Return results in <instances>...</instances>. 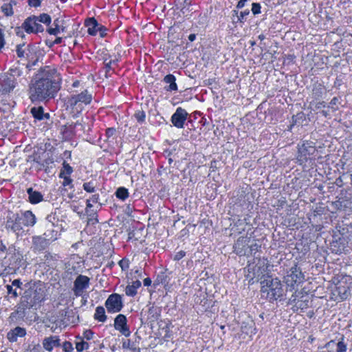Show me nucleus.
Returning a JSON list of instances; mask_svg holds the SVG:
<instances>
[{
	"label": "nucleus",
	"mask_w": 352,
	"mask_h": 352,
	"mask_svg": "<svg viewBox=\"0 0 352 352\" xmlns=\"http://www.w3.org/2000/svg\"><path fill=\"white\" fill-rule=\"evenodd\" d=\"M97 30H98V33L100 34V36L101 38H104L107 36V29L104 25H100L98 28L97 29Z\"/></svg>",
	"instance_id": "49530a36"
},
{
	"label": "nucleus",
	"mask_w": 352,
	"mask_h": 352,
	"mask_svg": "<svg viewBox=\"0 0 352 352\" xmlns=\"http://www.w3.org/2000/svg\"><path fill=\"white\" fill-rule=\"evenodd\" d=\"M117 62H118V59L109 60V61H107V59L104 60V68L106 69V74H105L106 78H108L109 73L111 71L114 70V69L113 68V65H116Z\"/></svg>",
	"instance_id": "473e14b6"
},
{
	"label": "nucleus",
	"mask_w": 352,
	"mask_h": 352,
	"mask_svg": "<svg viewBox=\"0 0 352 352\" xmlns=\"http://www.w3.org/2000/svg\"><path fill=\"white\" fill-rule=\"evenodd\" d=\"M339 104H340V98L333 97L327 105V109H330L331 112H336L339 109Z\"/></svg>",
	"instance_id": "7c9ffc66"
},
{
	"label": "nucleus",
	"mask_w": 352,
	"mask_h": 352,
	"mask_svg": "<svg viewBox=\"0 0 352 352\" xmlns=\"http://www.w3.org/2000/svg\"><path fill=\"white\" fill-rule=\"evenodd\" d=\"M79 85H80V82L78 80H75L72 83V87H78L79 86Z\"/></svg>",
	"instance_id": "774afa93"
},
{
	"label": "nucleus",
	"mask_w": 352,
	"mask_h": 352,
	"mask_svg": "<svg viewBox=\"0 0 352 352\" xmlns=\"http://www.w3.org/2000/svg\"><path fill=\"white\" fill-rule=\"evenodd\" d=\"M94 333L91 329H87L83 331L81 338L83 340H91L94 338Z\"/></svg>",
	"instance_id": "58836bf2"
},
{
	"label": "nucleus",
	"mask_w": 352,
	"mask_h": 352,
	"mask_svg": "<svg viewBox=\"0 0 352 352\" xmlns=\"http://www.w3.org/2000/svg\"><path fill=\"white\" fill-rule=\"evenodd\" d=\"M36 223V216L30 210L11 213L6 221V228L16 234L23 232L24 228L32 227Z\"/></svg>",
	"instance_id": "7ed1b4c3"
},
{
	"label": "nucleus",
	"mask_w": 352,
	"mask_h": 352,
	"mask_svg": "<svg viewBox=\"0 0 352 352\" xmlns=\"http://www.w3.org/2000/svg\"><path fill=\"white\" fill-rule=\"evenodd\" d=\"M196 34H190L189 36H188V40L190 41V42H192L194 41L195 39H196Z\"/></svg>",
	"instance_id": "69168bd1"
},
{
	"label": "nucleus",
	"mask_w": 352,
	"mask_h": 352,
	"mask_svg": "<svg viewBox=\"0 0 352 352\" xmlns=\"http://www.w3.org/2000/svg\"><path fill=\"white\" fill-rule=\"evenodd\" d=\"M53 75V71L47 69L36 76V82L30 89V98L33 102L53 98L58 92L60 85Z\"/></svg>",
	"instance_id": "f257e3e1"
},
{
	"label": "nucleus",
	"mask_w": 352,
	"mask_h": 352,
	"mask_svg": "<svg viewBox=\"0 0 352 352\" xmlns=\"http://www.w3.org/2000/svg\"><path fill=\"white\" fill-rule=\"evenodd\" d=\"M261 296L269 301H274L282 297L283 295V288L281 281L278 278H272L269 277L261 283Z\"/></svg>",
	"instance_id": "39448f33"
},
{
	"label": "nucleus",
	"mask_w": 352,
	"mask_h": 352,
	"mask_svg": "<svg viewBox=\"0 0 352 352\" xmlns=\"http://www.w3.org/2000/svg\"><path fill=\"white\" fill-rule=\"evenodd\" d=\"M32 17L35 18L38 22V23H43L44 24H46V25H49L50 23H51V17L49 14H40L38 16H32Z\"/></svg>",
	"instance_id": "72a5a7b5"
},
{
	"label": "nucleus",
	"mask_w": 352,
	"mask_h": 352,
	"mask_svg": "<svg viewBox=\"0 0 352 352\" xmlns=\"http://www.w3.org/2000/svg\"><path fill=\"white\" fill-rule=\"evenodd\" d=\"M59 177L63 179L62 184L63 186H71V187H72V184L73 180L71 179L70 176H59Z\"/></svg>",
	"instance_id": "c03bdc74"
},
{
	"label": "nucleus",
	"mask_w": 352,
	"mask_h": 352,
	"mask_svg": "<svg viewBox=\"0 0 352 352\" xmlns=\"http://www.w3.org/2000/svg\"><path fill=\"white\" fill-rule=\"evenodd\" d=\"M99 200H100V195L98 193L92 195L91 197H90L89 199H87L85 212L88 215H89V216L91 215V208L93 207L92 203H94V204L98 203Z\"/></svg>",
	"instance_id": "b1692460"
},
{
	"label": "nucleus",
	"mask_w": 352,
	"mask_h": 352,
	"mask_svg": "<svg viewBox=\"0 0 352 352\" xmlns=\"http://www.w3.org/2000/svg\"><path fill=\"white\" fill-rule=\"evenodd\" d=\"M83 189L89 193L96 192V185L93 182H85L82 185Z\"/></svg>",
	"instance_id": "c9c22d12"
},
{
	"label": "nucleus",
	"mask_w": 352,
	"mask_h": 352,
	"mask_svg": "<svg viewBox=\"0 0 352 352\" xmlns=\"http://www.w3.org/2000/svg\"><path fill=\"white\" fill-rule=\"evenodd\" d=\"M41 0H28V4L31 7H38L40 6Z\"/></svg>",
	"instance_id": "6e6d98bb"
},
{
	"label": "nucleus",
	"mask_w": 352,
	"mask_h": 352,
	"mask_svg": "<svg viewBox=\"0 0 352 352\" xmlns=\"http://www.w3.org/2000/svg\"><path fill=\"white\" fill-rule=\"evenodd\" d=\"M337 348H336V352H346L347 347L346 344L344 342L343 338L341 341H339L336 344Z\"/></svg>",
	"instance_id": "a19ab883"
},
{
	"label": "nucleus",
	"mask_w": 352,
	"mask_h": 352,
	"mask_svg": "<svg viewBox=\"0 0 352 352\" xmlns=\"http://www.w3.org/2000/svg\"><path fill=\"white\" fill-rule=\"evenodd\" d=\"M241 331L243 333L249 335L250 336L255 335L257 332V329L254 323L250 324H245L241 326Z\"/></svg>",
	"instance_id": "c756f323"
},
{
	"label": "nucleus",
	"mask_w": 352,
	"mask_h": 352,
	"mask_svg": "<svg viewBox=\"0 0 352 352\" xmlns=\"http://www.w3.org/2000/svg\"><path fill=\"white\" fill-rule=\"evenodd\" d=\"M6 250V246L3 241L0 240V252H4Z\"/></svg>",
	"instance_id": "0e129e2a"
},
{
	"label": "nucleus",
	"mask_w": 352,
	"mask_h": 352,
	"mask_svg": "<svg viewBox=\"0 0 352 352\" xmlns=\"http://www.w3.org/2000/svg\"><path fill=\"white\" fill-rule=\"evenodd\" d=\"M37 20L32 17H28L23 23V28L28 34H37L44 31L43 26L38 23Z\"/></svg>",
	"instance_id": "f8f14e48"
},
{
	"label": "nucleus",
	"mask_w": 352,
	"mask_h": 352,
	"mask_svg": "<svg viewBox=\"0 0 352 352\" xmlns=\"http://www.w3.org/2000/svg\"><path fill=\"white\" fill-rule=\"evenodd\" d=\"M134 116L136 120L140 123H142L143 122H144L146 118V114L143 111H136Z\"/></svg>",
	"instance_id": "ea45409f"
},
{
	"label": "nucleus",
	"mask_w": 352,
	"mask_h": 352,
	"mask_svg": "<svg viewBox=\"0 0 352 352\" xmlns=\"http://www.w3.org/2000/svg\"><path fill=\"white\" fill-rule=\"evenodd\" d=\"M188 116V113L185 109L178 107L171 116V122L175 127L182 129L184 127V123Z\"/></svg>",
	"instance_id": "4468645a"
},
{
	"label": "nucleus",
	"mask_w": 352,
	"mask_h": 352,
	"mask_svg": "<svg viewBox=\"0 0 352 352\" xmlns=\"http://www.w3.org/2000/svg\"><path fill=\"white\" fill-rule=\"evenodd\" d=\"M318 151L311 142H304L301 145H298L297 160L300 164L308 162H313L316 160Z\"/></svg>",
	"instance_id": "0eeeda50"
},
{
	"label": "nucleus",
	"mask_w": 352,
	"mask_h": 352,
	"mask_svg": "<svg viewBox=\"0 0 352 352\" xmlns=\"http://www.w3.org/2000/svg\"><path fill=\"white\" fill-rule=\"evenodd\" d=\"M305 280V274L296 265L291 267L284 276V281L289 290L298 288Z\"/></svg>",
	"instance_id": "6e6552de"
},
{
	"label": "nucleus",
	"mask_w": 352,
	"mask_h": 352,
	"mask_svg": "<svg viewBox=\"0 0 352 352\" xmlns=\"http://www.w3.org/2000/svg\"><path fill=\"white\" fill-rule=\"evenodd\" d=\"M250 14V10L246 9L243 11H241L240 12V14L239 16H238V20L241 22V23H243L244 19H245V17L249 15Z\"/></svg>",
	"instance_id": "de8ad7c7"
},
{
	"label": "nucleus",
	"mask_w": 352,
	"mask_h": 352,
	"mask_svg": "<svg viewBox=\"0 0 352 352\" xmlns=\"http://www.w3.org/2000/svg\"><path fill=\"white\" fill-rule=\"evenodd\" d=\"M36 162L40 164L41 166H47L51 164L54 163V159L51 157H47V158L44 159L43 161L40 159V157H35L34 160Z\"/></svg>",
	"instance_id": "f704fd0d"
},
{
	"label": "nucleus",
	"mask_w": 352,
	"mask_h": 352,
	"mask_svg": "<svg viewBox=\"0 0 352 352\" xmlns=\"http://www.w3.org/2000/svg\"><path fill=\"white\" fill-rule=\"evenodd\" d=\"M85 25L87 28V33L91 36H96L98 34L97 29L100 24L94 17L88 18L85 21Z\"/></svg>",
	"instance_id": "aec40b11"
},
{
	"label": "nucleus",
	"mask_w": 352,
	"mask_h": 352,
	"mask_svg": "<svg viewBox=\"0 0 352 352\" xmlns=\"http://www.w3.org/2000/svg\"><path fill=\"white\" fill-rule=\"evenodd\" d=\"M26 335V329L23 327H16L11 329L7 334L8 340L11 342H16L19 338H23Z\"/></svg>",
	"instance_id": "f3484780"
},
{
	"label": "nucleus",
	"mask_w": 352,
	"mask_h": 352,
	"mask_svg": "<svg viewBox=\"0 0 352 352\" xmlns=\"http://www.w3.org/2000/svg\"><path fill=\"white\" fill-rule=\"evenodd\" d=\"M27 193L28 195V201L32 204H37L43 200L42 193L37 190H34L32 188H28Z\"/></svg>",
	"instance_id": "412c9836"
},
{
	"label": "nucleus",
	"mask_w": 352,
	"mask_h": 352,
	"mask_svg": "<svg viewBox=\"0 0 352 352\" xmlns=\"http://www.w3.org/2000/svg\"><path fill=\"white\" fill-rule=\"evenodd\" d=\"M63 349L65 352H72L74 350V347L70 342L65 341L63 344Z\"/></svg>",
	"instance_id": "a18cd8bd"
},
{
	"label": "nucleus",
	"mask_w": 352,
	"mask_h": 352,
	"mask_svg": "<svg viewBox=\"0 0 352 352\" xmlns=\"http://www.w3.org/2000/svg\"><path fill=\"white\" fill-rule=\"evenodd\" d=\"M325 92V87L320 84H315L312 89V95L316 99L321 98Z\"/></svg>",
	"instance_id": "bb28decb"
},
{
	"label": "nucleus",
	"mask_w": 352,
	"mask_h": 352,
	"mask_svg": "<svg viewBox=\"0 0 352 352\" xmlns=\"http://www.w3.org/2000/svg\"><path fill=\"white\" fill-rule=\"evenodd\" d=\"M76 338V349L78 352H82L89 349V344L85 341L81 336H78Z\"/></svg>",
	"instance_id": "a878e982"
},
{
	"label": "nucleus",
	"mask_w": 352,
	"mask_h": 352,
	"mask_svg": "<svg viewBox=\"0 0 352 352\" xmlns=\"http://www.w3.org/2000/svg\"><path fill=\"white\" fill-rule=\"evenodd\" d=\"M141 282L138 280H135V281H133L132 283H131V286L135 288V289H138L140 287H141Z\"/></svg>",
	"instance_id": "4d7b16f0"
},
{
	"label": "nucleus",
	"mask_w": 352,
	"mask_h": 352,
	"mask_svg": "<svg viewBox=\"0 0 352 352\" xmlns=\"http://www.w3.org/2000/svg\"><path fill=\"white\" fill-rule=\"evenodd\" d=\"M43 346L47 351H52L54 347L60 345V339L58 336H51L43 340Z\"/></svg>",
	"instance_id": "a211bd4d"
},
{
	"label": "nucleus",
	"mask_w": 352,
	"mask_h": 352,
	"mask_svg": "<svg viewBox=\"0 0 352 352\" xmlns=\"http://www.w3.org/2000/svg\"><path fill=\"white\" fill-rule=\"evenodd\" d=\"M289 304L292 305L294 311L303 312L311 305L310 297L307 294L295 292L289 298Z\"/></svg>",
	"instance_id": "1a4fd4ad"
},
{
	"label": "nucleus",
	"mask_w": 352,
	"mask_h": 352,
	"mask_svg": "<svg viewBox=\"0 0 352 352\" xmlns=\"http://www.w3.org/2000/svg\"><path fill=\"white\" fill-rule=\"evenodd\" d=\"M93 100L92 94L87 89L80 92H74L68 96L64 100V106L73 118H77L90 104Z\"/></svg>",
	"instance_id": "f03ea898"
},
{
	"label": "nucleus",
	"mask_w": 352,
	"mask_h": 352,
	"mask_svg": "<svg viewBox=\"0 0 352 352\" xmlns=\"http://www.w3.org/2000/svg\"><path fill=\"white\" fill-rule=\"evenodd\" d=\"M116 130L113 127L107 128L106 129L105 135L107 139L113 137L116 134Z\"/></svg>",
	"instance_id": "3c124183"
},
{
	"label": "nucleus",
	"mask_w": 352,
	"mask_h": 352,
	"mask_svg": "<svg viewBox=\"0 0 352 352\" xmlns=\"http://www.w3.org/2000/svg\"><path fill=\"white\" fill-rule=\"evenodd\" d=\"M331 111L330 109H328V110H322L321 111V114L325 117V118H330V113L329 112Z\"/></svg>",
	"instance_id": "e2e57ef3"
},
{
	"label": "nucleus",
	"mask_w": 352,
	"mask_h": 352,
	"mask_svg": "<svg viewBox=\"0 0 352 352\" xmlns=\"http://www.w3.org/2000/svg\"><path fill=\"white\" fill-rule=\"evenodd\" d=\"M104 305L109 314L120 312L124 307L122 296L117 293L110 294L106 300Z\"/></svg>",
	"instance_id": "9d476101"
},
{
	"label": "nucleus",
	"mask_w": 352,
	"mask_h": 352,
	"mask_svg": "<svg viewBox=\"0 0 352 352\" xmlns=\"http://www.w3.org/2000/svg\"><path fill=\"white\" fill-rule=\"evenodd\" d=\"M261 6L259 3H253L252 4V12L254 15L258 14L261 12Z\"/></svg>",
	"instance_id": "37998d69"
},
{
	"label": "nucleus",
	"mask_w": 352,
	"mask_h": 352,
	"mask_svg": "<svg viewBox=\"0 0 352 352\" xmlns=\"http://www.w3.org/2000/svg\"><path fill=\"white\" fill-rule=\"evenodd\" d=\"M129 260L126 258H123L118 262V265L122 271H126L129 268Z\"/></svg>",
	"instance_id": "e433bc0d"
},
{
	"label": "nucleus",
	"mask_w": 352,
	"mask_h": 352,
	"mask_svg": "<svg viewBox=\"0 0 352 352\" xmlns=\"http://www.w3.org/2000/svg\"><path fill=\"white\" fill-rule=\"evenodd\" d=\"M6 287L8 294H11L14 298H16L18 296V294L16 289H13L12 285H7Z\"/></svg>",
	"instance_id": "8fccbe9b"
},
{
	"label": "nucleus",
	"mask_w": 352,
	"mask_h": 352,
	"mask_svg": "<svg viewBox=\"0 0 352 352\" xmlns=\"http://www.w3.org/2000/svg\"><path fill=\"white\" fill-rule=\"evenodd\" d=\"M31 113L32 116L38 120H43L44 119H49L50 114L48 113H45L43 108L42 107H33L31 109Z\"/></svg>",
	"instance_id": "4be33fe9"
},
{
	"label": "nucleus",
	"mask_w": 352,
	"mask_h": 352,
	"mask_svg": "<svg viewBox=\"0 0 352 352\" xmlns=\"http://www.w3.org/2000/svg\"><path fill=\"white\" fill-rule=\"evenodd\" d=\"M24 31L25 30L23 28V24L21 25V27H16L14 29V32H15V34H16V36H18L19 37H21V38L25 37Z\"/></svg>",
	"instance_id": "09e8293b"
},
{
	"label": "nucleus",
	"mask_w": 352,
	"mask_h": 352,
	"mask_svg": "<svg viewBox=\"0 0 352 352\" xmlns=\"http://www.w3.org/2000/svg\"><path fill=\"white\" fill-rule=\"evenodd\" d=\"M247 1H248V0H239L236 5V8L238 9L243 8L245 6V3H247Z\"/></svg>",
	"instance_id": "052dcab7"
},
{
	"label": "nucleus",
	"mask_w": 352,
	"mask_h": 352,
	"mask_svg": "<svg viewBox=\"0 0 352 352\" xmlns=\"http://www.w3.org/2000/svg\"><path fill=\"white\" fill-rule=\"evenodd\" d=\"M16 4V1L10 0L9 2H5L1 8L3 14L6 16H11L14 14L13 6Z\"/></svg>",
	"instance_id": "5701e85b"
},
{
	"label": "nucleus",
	"mask_w": 352,
	"mask_h": 352,
	"mask_svg": "<svg viewBox=\"0 0 352 352\" xmlns=\"http://www.w3.org/2000/svg\"><path fill=\"white\" fill-rule=\"evenodd\" d=\"M16 85V80L13 78L3 74L0 76V93L1 94L10 93L14 89Z\"/></svg>",
	"instance_id": "2eb2a0df"
},
{
	"label": "nucleus",
	"mask_w": 352,
	"mask_h": 352,
	"mask_svg": "<svg viewBox=\"0 0 352 352\" xmlns=\"http://www.w3.org/2000/svg\"><path fill=\"white\" fill-rule=\"evenodd\" d=\"M73 173L72 167L65 161L63 163V168L60 170L59 176H70Z\"/></svg>",
	"instance_id": "2f4dec72"
},
{
	"label": "nucleus",
	"mask_w": 352,
	"mask_h": 352,
	"mask_svg": "<svg viewBox=\"0 0 352 352\" xmlns=\"http://www.w3.org/2000/svg\"><path fill=\"white\" fill-rule=\"evenodd\" d=\"M186 256V252L183 250H180L176 252L174 255L173 259L174 261H179L183 258Z\"/></svg>",
	"instance_id": "603ef678"
},
{
	"label": "nucleus",
	"mask_w": 352,
	"mask_h": 352,
	"mask_svg": "<svg viewBox=\"0 0 352 352\" xmlns=\"http://www.w3.org/2000/svg\"><path fill=\"white\" fill-rule=\"evenodd\" d=\"M133 344L130 341V340H127L122 342L123 349H133Z\"/></svg>",
	"instance_id": "5fc2aeb1"
},
{
	"label": "nucleus",
	"mask_w": 352,
	"mask_h": 352,
	"mask_svg": "<svg viewBox=\"0 0 352 352\" xmlns=\"http://www.w3.org/2000/svg\"><path fill=\"white\" fill-rule=\"evenodd\" d=\"M152 280L150 278H146L143 280V284L146 287H148L151 285Z\"/></svg>",
	"instance_id": "680f3d73"
},
{
	"label": "nucleus",
	"mask_w": 352,
	"mask_h": 352,
	"mask_svg": "<svg viewBox=\"0 0 352 352\" xmlns=\"http://www.w3.org/2000/svg\"><path fill=\"white\" fill-rule=\"evenodd\" d=\"M116 197L122 200L125 201L129 197L128 189L124 187H120L115 192Z\"/></svg>",
	"instance_id": "c85d7f7f"
},
{
	"label": "nucleus",
	"mask_w": 352,
	"mask_h": 352,
	"mask_svg": "<svg viewBox=\"0 0 352 352\" xmlns=\"http://www.w3.org/2000/svg\"><path fill=\"white\" fill-rule=\"evenodd\" d=\"M326 107V102L324 101L318 102L315 105L316 109H320L321 108Z\"/></svg>",
	"instance_id": "bf43d9fd"
},
{
	"label": "nucleus",
	"mask_w": 352,
	"mask_h": 352,
	"mask_svg": "<svg viewBox=\"0 0 352 352\" xmlns=\"http://www.w3.org/2000/svg\"><path fill=\"white\" fill-rule=\"evenodd\" d=\"M59 21L58 20H55L53 23V25L54 27H50L47 30V32L48 34L51 35L56 36L59 34L60 32H64V28H61L59 25Z\"/></svg>",
	"instance_id": "cd10ccee"
},
{
	"label": "nucleus",
	"mask_w": 352,
	"mask_h": 352,
	"mask_svg": "<svg viewBox=\"0 0 352 352\" xmlns=\"http://www.w3.org/2000/svg\"><path fill=\"white\" fill-rule=\"evenodd\" d=\"M107 318L104 308L102 306L97 307L94 314V319L98 322H104Z\"/></svg>",
	"instance_id": "393cba45"
},
{
	"label": "nucleus",
	"mask_w": 352,
	"mask_h": 352,
	"mask_svg": "<svg viewBox=\"0 0 352 352\" xmlns=\"http://www.w3.org/2000/svg\"><path fill=\"white\" fill-rule=\"evenodd\" d=\"M24 47L25 44L16 45V52L18 57L23 58L25 56V51Z\"/></svg>",
	"instance_id": "79ce46f5"
},
{
	"label": "nucleus",
	"mask_w": 352,
	"mask_h": 352,
	"mask_svg": "<svg viewBox=\"0 0 352 352\" xmlns=\"http://www.w3.org/2000/svg\"><path fill=\"white\" fill-rule=\"evenodd\" d=\"M163 82L166 85L164 88L165 91L168 92H175L178 91L176 78L173 74H169L166 75L163 78Z\"/></svg>",
	"instance_id": "dca6fc26"
},
{
	"label": "nucleus",
	"mask_w": 352,
	"mask_h": 352,
	"mask_svg": "<svg viewBox=\"0 0 352 352\" xmlns=\"http://www.w3.org/2000/svg\"><path fill=\"white\" fill-rule=\"evenodd\" d=\"M138 293V290L133 288L131 285H129L125 288V294L130 297L135 296Z\"/></svg>",
	"instance_id": "4c0bfd02"
},
{
	"label": "nucleus",
	"mask_w": 352,
	"mask_h": 352,
	"mask_svg": "<svg viewBox=\"0 0 352 352\" xmlns=\"http://www.w3.org/2000/svg\"><path fill=\"white\" fill-rule=\"evenodd\" d=\"M12 285L20 288L22 285V282L21 281L20 279H14L12 282Z\"/></svg>",
	"instance_id": "13d9d810"
},
{
	"label": "nucleus",
	"mask_w": 352,
	"mask_h": 352,
	"mask_svg": "<svg viewBox=\"0 0 352 352\" xmlns=\"http://www.w3.org/2000/svg\"><path fill=\"white\" fill-rule=\"evenodd\" d=\"M6 45V41L4 37V34L3 31L0 29V52H1L2 49Z\"/></svg>",
	"instance_id": "864d4df0"
},
{
	"label": "nucleus",
	"mask_w": 352,
	"mask_h": 352,
	"mask_svg": "<svg viewBox=\"0 0 352 352\" xmlns=\"http://www.w3.org/2000/svg\"><path fill=\"white\" fill-rule=\"evenodd\" d=\"M22 298L26 307L36 306L44 301L45 298L44 285L41 282L30 284L29 287L25 290Z\"/></svg>",
	"instance_id": "423d86ee"
},
{
	"label": "nucleus",
	"mask_w": 352,
	"mask_h": 352,
	"mask_svg": "<svg viewBox=\"0 0 352 352\" xmlns=\"http://www.w3.org/2000/svg\"><path fill=\"white\" fill-rule=\"evenodd\" d=\"M348 243L346 237L344 236L339 237L338 240L333 241L332 247L333 251L337 254H341L346 250V248L348 247Z\"/></svg>",
	"instance_id": "6ab92c4d"
},
{
	"label": "nucleus",
	"mask_w": 352,
	"mask_h": 352,
	"mask_svg": "<svg viewBox=\"0 0 352 352\" xmlns=\"http://www.w3.org/2000/svg\"><path fill=\"white\" fill-rule=\"evenodd\" d=\"M114 328L125 337L131 335V331L127 324L126 317L123 314H118L114 319Z\"/></svg>",
	"instance_id": "ddd939ff"
},
{
	"label": "nucleus",
	"mask_w": 352,
	"mask_h": 352,
	"mask_svg": "<svg viewBox=\"0 0 352 352\" xmlns=\"http://www.w3.org/2000/svg\"><path fill=\"white\" fill-rule=\"evenodd\" d=\"M90 278L85 275H78L74 283L73 291L76 296H81L89 286Z\"/></svg>",
	"instance_id": "9b49d317"
},
{
	"label": "nucleus",
	"mask_w": 352,
	"mask_h": 352,
	"mask_svg": "<svg viewBox=\"0 0 352 352\" xmlns=\"http://www.w3.org/2000/svg\"><path fill=\"white\" fill-rule=\"evenodd\" d=\"M63 41V38L61 37H57L54 41V44H60Z\"/></svg>",
	"instance_id": "338daca9"
},
{
	"label": "nucleus",
	"mask_w": 352,
	"mask_h": 352,
	"mask_svg": "<svg viewBox=\"0 0 352 352\" xmlns=\"http://www.w3.org/2000/svg\"><path fill=\"white\" fill-rule=\"evenodd\" d=\"M333 287L331 292V299L342 302L346 300L351 296V289H352V276L338 274L332 278Z\"/></svg>",
	"instance_id": "20e7f679"
}]
</instances>
